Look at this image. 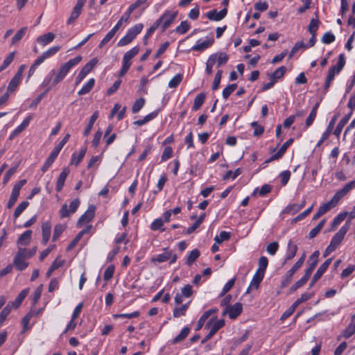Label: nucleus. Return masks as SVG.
Listing matches in <instances>:
<instances>
[{"label":"nucleus","instance_id":"1","mask_svg":"<svg viewBox=\"0 0 355 355\" xmlns=\"http://www.w3.org/2000/svg\"><path fill=\"white\" fill-rule=\"evenodd\" d=\"M81 60L82 57L80 55H77L76 57L70 59L68 62L61 64L58 72H55L54 69L51 70L48 73L42 83V86H48V89L45 92L40 94L35 99L32 101L30 105V107H36L43 97L46 95V93L49 91L50 88L57 85L58 83L62 82L69 71L71 70V69L78 64Z\"/></svg>","mask_w":355,"mask_h":355},{"label":"nucleus","instance_id":"2","mask_svg":"<svg viewBox=\"0 0 355 355\" xmlns=\"http://www.w3.org/2000/svg\"><path fill=\"white\" fill-rule=\"evenodd\" d=\"M345 64V58L343 53L340 54L336 65L332 66L329 69L326 80L324 85V94L328 91L331 82L334 80L335 76L338 74L343 69Z\"/></svg>","mask_w":355,"mask_h":355},{"label":"nucleus","instance_id":"3","mask_svg":"<svg viewBox=\"0 0 355 355\" xmlns=\"http://www.w3.org/2000/svg\"><path fill=\"white\" fill-rule=\"evenodd\" d=\"M225 320L223 319L216 320V318H212L209 320V322L205 324V328L209 329L210 328L209 332L208 334L202 340L201 343L204 344L209 339L212 338V336L222 327L225 326Z\"/></svg>","mask_w":355,"mask_h":355},{"label":"nucleus","instance_id":"4","mask_svg":"<svg viewBox=\"0 0 355 355\" xmlns=\"http://www.w3.org/2000/svg\"><path fill=\"white\" fill-rule=\"evenodd\" d=\"M143 28L142 24H137L128 29L126 35L118 42L117 46H123L130 44L141 32Z\"/></svg>","mask_w":355,"mask_h":355},{"label":"nucleus","instance_id":"5","mask_svg":"<svg viewBox=\"0 0 355 355\" xmlns=\"http://www.w3.org/2000/svg\"><path fill=\"white\" fill-rule=\"evenodd\" d=\"M349 223L347 222L341 228L338 230V232L332 237L331 241L329 243L331 246H332L334 249H336L342 241L343 240L345 234L348 232L349 229Z\"/></svg>","mask_w":355,"mask_h":355},{"label":"nucleus","instance_id":"6","mask_svg":"<svg viewBox=\"0 0 355 355\" xmlns=\"http://www.w3.org/2000/svg\"><path fill=\"white\" fill-rule=\"evenodd\" d=\"M98 63V59L94 58L90 60L80 71L76 79V85H78L85 76L92 70L94 66Z\"/></svg>","mask_w":355,"mask_h":355},{"label":"nucleus","instance_id":"7","mask_svg":"<svg viewBox=\"0 0 355 355\" xmlns=\"http://www.w3.org/2000/svg\"><path fill=\"white\" fill-rule=\"evenodd\" d=\"M80 205V200L78 198H76L73 200H72L69 205V209H68V207L67 204H64L61 209H60V218H67L71 214H73L76 211L77 209L78 208Z\"/></svg>","mask_w":355,"mask_h":355},{"label":"nucleus","instance_id":"8","mask_svg":"<svg viewBox=\"0 0 355 355\" xmlns=\"http://www.w3.org/2000/svg\"><path fill=\"white\" fill-rule=\"evenodd\" d=\"M355 187V180L347 183L343 189L338 190L331 198L337 205L340 200L346 196L352 189Z\"/></svg>","mask_w":355,"mask_h":355},{"label":"nucleus","instance_id":"9","mask_svg":"<svg viewBox=\"0 0 355 355\" xmlns=\"http://www.w3.org/2000/svg\"><path fill=\"white\" fill-rule=\"evenodd\" d=\"M178 11L171 12L169 10H166L164 13L159 18L162 19V32L165 31L171 24L175 20L178 15Z\"/></svg>","mask_w":355,"mask_h":355},{"label":"nucleus","instance_id":"10","mask_svg":"<svg viewBox=\"0 0 355 355\" xmlns=\"http://www.w3.org/2000/svg\"><path fill=\"white\" fill-rule=\"evenodd\" d=\"M294 139L293 138H290L288 140H287L279 148L278 152L273 155H272L270 158L266 159L264 162V164H268L272 161L277 160L280 159L284 154L286 153L288 148L293 144Z\"/></svg>","mask_w":355,"mask_h":355},{"label":"nucleus","instance_id":"11","mask_svg":"<svg viewBox=\"0 0 355 355\" xmlns=\"http://www.w3.org/2000/svg\"><path fill=\"white\" fill-rule=\"evenodd\" d=\"M95 207L90 205L88 209L80 217L77 222V226L81 227L84 223L90 222L94 217Z\"/></svg>","mask_w":355,"mask_h":355},{"label":"nucleus","instance_id":"12","mask_svg":"<svg viewBox=\"0 0 355 355\" xmlns=\"http://www.w3.org/2000/svg\"><path fill=\"white\" fill-rule=\"evenodd\" d=\"M227 13V9L224 8L219 12L216 9L211 10L205 14L206 17L211 21H220L225 17Z\"/></svg>","mask_w":355,"mask_h":355},{"label":"nucleus","instance_id":"13","mask_svg":"<svg viewBox=\"0 0 355 355\" xmlns=\"http://www.w3.org/2000/svg\"><path fill=\"white\" fill-rule=\"evenodd\" d=\"M172 257V250H168L167 248L164 249V252L159 254L156 256H153L150 259V261L153 263H163L171 259Z\"/></svg>","mask_w":355,"mask_h":355},{"label":"nucleus","instance_id":"14","mask_svg":"<svg viewBox=\"0 0 355 355\" xmlns=\"http://www.w3.org/2000/svg\"><path fill=\"white\" fill-rule=\"evenodd\" d=\"M210 57H214V64L216 63L218 67L225 64L229 60V56L225 52H218L213 53L210 55Z\"/></svg>","mask_w":355,"mask_h":355},{"label":"nucleus","instance_id":"15","mask_svg":"<svg viewBox=\"0 0 355 355\" xmlns=\"http://www.w3.org/2000/svg\"><path fill=\"white\" fill-rule=\"evenodd\" d=\"M32 117L31 116H27L22 123L17 126L10 135L9 139L12 140L15 137H17L19 133H21L29 124Z\"/></svg>","mask_w":355,"mask_h":355},{"label":"nucleus","instance_id":"16","mask_svg":"<svg viewBox=\"0 0 355 355\" xmlns=\"http://www.w3.org/2000/svg\"><path fill=\"white\" fill-rule=\"evenodd\" d=\"M92 227V225L87 226L86 228L82 230L76 236V237L71 241V242L69 243L67 248V251H70L77 245V243L79 242V241L81 239V238L85 235V234L89 233L91 228Z\"/></svg>","mask_w":355,"mask_h":355},{"label":"nucleus","instance_id":"17","mask_svg":"<svg viewBox=\"0 0 355 355\" xmlns=\"http://www.w3.org/2000/svg\"><path fill=\"white\" fill-rule=\"evenodd\" d=\"M69 169L68 168H64L62 171L60 173L57 182H56V187L55 189L58 192H60L64 185L65 180L67 179V177L69 174Z\"/></svg>","mask_w":355,"mask_h":355},{"label":"nucleus","instance_id":"18","mask_svg":"<svg viewBox=\"0 0 355 355\" xmlns=\"http://www.w3.org/2000/svg\"><path fill=\"white\" fill-rule=\"evenodd\" d=\"M297 246L292 241H289L287 246V252L285 257V259L283 262V265L286 264V263L292 259L297 253Z\"/></svg>","mask_w":355,"mask_h":355},{"label":"nucleus","instance_id":"19","mask_svg":"<svg viewBox=\"0 0 355 355\" xmlns=\"http://www.w3.org/2000/svg\"><path fill=\"white\" fill-rule=\"evenodd\" d=\"M26 259L24 256L17 253L14 258L13 263L18 270L22 271L28 267V263L26 262Z\"/></svg>","mask_w":355,"mask_h":355},{"label":"nucleus","instance_id":"20","mask_svg":"<svg viewBox=\"0 0 355 355\" xmlns=\"http://www.w3.org/2000/svg\"><path fill=\"white\" fill-rule=\"evenodd\" d=\"M230 309V318L232 320L236 319L243 311V305L240 302H236L232 306H229Z\"/></svg>","mask_w":355,"mask_h":355},{"label":"nucleus","instance_id":"21","mask_svg":"<svg viewBox=\"0 0 355 355\" xmlns=\"http://www.w3.org/2000/svg\"><path fill=\"white\" fill-rule=\"evenodd\" d=\"M51 224L49 221H46L42 225V242L46 245L51 236Z\"/></svg>","mask_w":355,"mask_h":355},{"label":"nucleus","instance_id":"22","mask_svg":"<svg viewBox=\"0 0 355 355\" xmlns=\"http://www.w3.org/2000/svg\"><path fill=\"white\" fill-rule=\"evenodd\" d=\"M83 6L76 3L75 6L73 8V10L71 13L69 18L67 20V24L71 25L73 24L76 20L78 18L80 15L81 14Z\"/></svg>","mask_w":355,"mask_h":355},{"label":"nucleus","instance_id":"23","mask_svg":"<svg viewBox=\"0 0 355 355\" xmlns=\"http://www.w3.org/2000/svg\"><path fill=\"white\" fill-rule=\"evenodd\" d=\"M59 153H60L57 150L53 148V150L51 153L50 155L46 159L44 165L42 167V171L43 173H45L49 168V167L53 163V162L55 161V159H56V157H58Z\"/></svg>","mask_w":355,"mask_h":355},{"label":"nucleus","instance_id":"24","mask_svg":"<svg viewBox=\"0 0 355 355\" xmlns=\"http://www.w3.org/2000/svg\"><path fill=\"white\" fill-rule=\"evenodd\" d=\"M29 290L28 288L23 289L17 295L15 301L10 302L11 303V307L17 309L21 304L23 300L28 294Z\"/></svg>","mask_w":355,"mask_h":355},{"label":"nucleus","instance_id":"25","mask_svg":"<svg viewBox=\"0 0 355 355\" xmlns=\"http://www.w3.org/2000/svg\"><path fill=\"white\" fill-rule=\"evenodd\" d=\"M60 46H55L50 49H49L47 51L42 53V54L39 56L37 59L42 63L46 59L54 55L60 49Z\"/></svg>","mask_w":355,"mask_h":355},{"label":"nucleus","instance_id":"26","mask_svg":"<svg viewBox=\"0 0 355 355\" xmlns=\"http://www.w3.org/2000/svg\"><path fill=\"white\" fill-rule=\"evenodd\" d=\"M352 116V112H349V113H348L347 114H346L340 121L339 123H338L334 132V134L336 136V137H339V135H340L341 132H342V130L343 128V127L347 123V122L349 121V119L351 118Z\"/></svg>","mask_w":355,"mask_h":355},{"label":"nucleus","instance_id":"27","mask_svg":"<svg viewBox=\"0 0 355 355\" xmlns=\"http://www.w3.org/2000/svg\"><path fill=\"white\" fill-rule=\"evenodd\" d=\"M214 39L211 37L206 41H204L201 43H198L196 45L193 46L191 47V50L195 51H202L209 48V46H211L214 44Z\"/></svg>","mask_w":355,"mask_h":355},{"label":"nucleus","instance_id":"28","mask_svg":"<svg viewBox=\"0 0 355 355\" xmlns=\"http://www.w3.org/2000/svg\"><path fill=\"white\" fill-rule=\"evenodd\" d=\"M162 19H158L156 20L154 24L147 30L146 35L144 37V44H147L148 39L153 35V33L155 31V30L161 25L162 22Z\"/></svg>","mask_w":355,"mask_h":355},{"label":"nucleus","instance_id":"29","mask_svg":"<svg viewBox=\"0 0 355 355\" xmlns=\"http://www.w3.org/2000/svg\"><path fill=\"white\" fill-rule=\"evenodd\" d=\"M55 38V34L53 33H48L42 35L37 38V42L42 46H46L51 43Z\"/></svg>","mask_w":355,"mask_h":355},{"label":"nucleus","instance_id":"30","mask_svg":"<svg viewBox=\"0 0 355 355\" xmlns=\"http://www.w3.org/2000/svg\"><path fill=\"white\" fill-rule=\"evenodd\" d=\"M118 30L117 27L114 26L101 41L98 44V48L102 49L106 44H107L113 38Z\"/></svg>","mask_w":355,"mask_h":355},{"label":"nucleus","instance_id":"31","mask_svg":"<svg viewBox=\"0 0 355 355\" xmlns=\"http://www.w3.org/2000/svg\"><path fill=\"white\" fill-rule=\"evenodd\" d=\"M31 230H26L17 239V244L21 245H27L31 239Z\"/></svg>","mask_w":355,"mask_h":355},{"label":"nucleus","instance_id":"32","mask_svg":"<svg viewBox=\"0 0 355 355\" xmlns=\"http://www.w3.org/2000/svg\"><path fill=\"white\" fill-rule=\"evenodd\" d=\"M332 261V258L327 259L317 270L316 272L314 274L315 279H320L322 275L326 272L328 267L331 264Z\"/></svg>","mask_w":355,"mask_h":355},{"label":"nucleus","instance_id":"33","mask_svg":"<svg viewBox=\"0 0 355 355\" xmlns=\"http://www.w3.org/2000/svg\"><path fill=\"white\" fill-rule=\"evenodd\" d=\"M86 151L87 148H83L80 150L78 155L76 154V153H73L71 159V164L78 166L83 159L84 156L85 155Z\"/></svg>","mask_w":355,"mask_h":355},{"label":"nucleus","instance_id":"34","mask_svg":"<svg viewBox=\"0 0 355 355\" xmlns=\"http://www.w3.org/2000/svg\"><path fill=\"white\" fill-rule=\"evenodd\" d=\"M316 18H312L308 26V30L311 35H316V32L320 24V20L318 19V12L315 13Z\"/></svg>","mask_w":355,"mask_h":355},{"label":"nucleus","instance_id":"35","mask_svg":"<svg viewBox=\"0 0 355 355\" xmlns=\"http://www.w3.org/2000/svg\"><path fill=\"white\" fill-rule=\"evenodd\" d=\"M265 274L261 273L259 271H256L255 274L254 275L252 279L250 282L251 286H253L254 289H258L260 283L262 282Z\"/></svg>","mask_w":355,"mask_h":355},{"label":"nucleus","instance_id":"36","mask_svg":"<svg viewBox=\"0 0 355 355\" xmlns=\"http://www.w3.org/2000/svg\"><path fill=\"white\" fill-rule=\"evenodd\" d=\"M189 332H190V329L189 327H184L182 329V331H180V333L173 339L172 343L177 344V343L184 340L188 336Z\"/></svg>","mask_w":355,"mask_h":355},{"label":"nucleus","instance_id":"37","mask_svg":"<svg viewBox=\"0 0 355 355\" xmlns=\"http://www.w3.org/2000/svg\"><path fill=\"white\" fill-rule=\"evenodd\" d=\"M205 99V94L204 93H200V94H198L194 99L192 110L193 111L198 110L201 107L202 104L204 103Z\"/></svg>","mask_w":355,"mask_h":355},{"label":"nucleus","instance_id":"38","mask_svg":"<svg viewBox=\"0 0 355 355\" xmlns=\"http://www.w3.org/2000/svg\"><path fill=\"white\" fill-rule=\"evenodd\" d=\"M319 105H320V103L318 102L312 108L309 116L307 117V119L306 120L305 125L306 128L309 127L314 121L315 116H316L317 110L319 107Z\"/></svg>","mask_w":355,"mask_h":355},{"label":"nucleus","instance_id":"39","mask_svg":"<svg viewBox=\"0 0 355 355\" xmlns=\"http://www.w3.org/2000/svg\"><path fill=\"white\" fill-rule=\"evenodd\" d=\"M95 84V80L90 78L87 83L79 90L78 92V95H85L88 94L94 87Z\"/></svg>","mask_w":355,"mask_h":355},{"label":"nucleus","instance_id":"40","mask_svg":"<svg viewBox=\"0 0 355 355\" xmlns=\"http://www.w3.org/2000/svg\"><path fill=\"white\" fill-rule=\"evenodd\" d=\"M200 254V251L198 249L191 250L186 259V264L188 266H191L199 257Z\"/></svg>","mask_w":355,"mask_h":355},{"label":"nucleus","instance_id":"41","mask_svg":"<svg viewBox=\"0 0 355 355\" xmlns=\"http://www.w3.org/2000/svg\"><path fill=\"white\" fill-rule=\"evenodd\" d=\"M98 112H95L94 113H93V114L90 117V119H89V121L87 125V127L85 128L84 132H83V135L85 137L87 136L89 133H90V131L92 130V127L94 125V123H95V121H96L97 118H98Z\"/></svg>","mask_w":355,"mask_h":355},{"label":"nucleus","instance_id":"42","mask_svg":"<svg viewBox=\"0 0 355 355\" xmlns=\"http://www.w3.org/2000/svg\"><path fill=\"white\" fill-rule=\"evenodd\" d=\"M27 31V27H22L21 29H19L15 35L12 37L11 40V44H15L18 42H19L22 37L25 35Z\"/></svg>","mask_w":355,"mask_h":355},{"label":"nucleus","instance_id":"43","mask_svg":"<svg viewBox=\"0 0 355 355\" xmlns=\"http://www.w3.org/2000/svg\"><path fill=\"white\" fill-rule=\"evenodd\" d=\"M66 225L63 224H57L55 225L52 240L55 241L62 233L65 230Z\"/></svg>","mask_w":355,"mask_h":355},{"label":"nucleus","instance_id":"44","mask_svg":"<svg viewBox=\"0 0 355 355\" xmlns=\"http://www.w3.org/2000/svg\"><path fill=\"white\" fill-rule=\"evenodd\" d=\"M64 263V261L62 260H58V259H55L53 263L51 264V266L49 267V268L48 269L46 273V277H50L52 275V272L59 268L60 267L62 266Z\"/></svg>","mask_w":355,"mask_h":355},{"label":"nucleus","instance_id":"45","mask_svg":"<svg viewBox=\"0 0 355 355\" xmlns=\"http://www.w3.org/2000/svg\"><path fill=\"white\" fill-rule=\"evenodd\" d=\"M11 303L8 302V304L3 309L0 313V327L2 325L3 322L6 320L7 316L10 314L11 310Z\"/></svg>","mask_w":355,"mask_h":355},{"label":"nucleus","instance_id":"46","mask_svg":"<svg viewBox=\"0 0 355 355\" xmlns=\"http://www.w3.org/2000/svg\"><path fill=\"white\" fill-rule=\"evenodd\" d=\"M21 78L14 76L8 86V92H15L21 82Z\"/></svg>","mask_w":355,"mask_h":355},{"label":"nucleus","instance_id":"47","mask_svg":"<svg viewBox=\"0 0 355 355\" xmlns=\"http://www.w3.org/2000/svg\"><path fill=\"white\" fill-rule=\"evenodd\" d=\"M134 11L133 9H131V7L129 6L127 11L124 13V15L120 18V19L118 21L116 24L114 26L117 27L118 29H119L120 26L122 25L123 22H128L130 15Z\"/></svg>","mask_w":355,"mask_h":355},{"label":"nucleus","instance_id":"48","mask_svg":"<svg viewBox=\"0 0 355 355\" xmlns=\"http://www.w3.org/2000/svg\"><path fill=\"white\" fill-rule=\"evenodd\" d=\"M28 205L29 202L28 201H23L18 205L13 214L15 219L17 218L21 215V214L28 207Z\"/></svg>","mask_w":355,"mask_h":355},{"label":"nucleus","instance_id":"49","mask_svg":"<svg viewBox=\"0 0 355 355\" xmlns=\"http://www.w3.org/2000/svg\"><path fill=\"white\" fill-rule=\"evenodd\" d=\"M189 303L183 304L181 307H176L173 309V315L175 318L184 315L187 310L189 308Z\"/></svg>","mask_w":355,"mask_h":355},{"label":"nucleus","instance_id":"50","mask_svg":"<svg viewBox=\"0 0 355 355\" xmlns=\"http://www.w3.org/2000/svg\"><path fill=\"white\" fill-rule=\"evenodd\" d=\"M36 252V247L32 248L31 250H28L26 248H19L17 253L20 255L24 256L26 259H29L35 255Z\"/></svg>","mask_w":355,"mask_h":355},{"label":"nucleus","instance_id":"51","mask_svg":"<svg viewBox=\"0 0 355 355\" xmlns=\"http://www.w3.org/2000/svg\"><path fill=\"white\" fill-rule=\"evenodd\" d=\"M259 268L257 270V271L261 272V273L265 274L266 268L268 265V259L266 257L262 256L259 259Z\"/></svg>","mask_w":355,"mask_h":355},{"label":"nucleus","instance_id":"52","mask_svg":"<svg viewBox=\"0 0 355 355\" xmlns=\"http://www.w3.org/2000/svg\"><path fill=\"white\" fill-rule=\"evenodd\" d=\"M183 76L181 73H178L173 77L168 82V87L170 88H176L180 83L182 81Z\"/></svg>","mask_w":355,"mask_h":355},{"label":"nucleus","instance_id":"53","mask_svg":"<svg viewBox=\"0 0 355 355\" xmlns=\"http://www.w3.org/2000/svg\"><path fill=\"white\" fill-rule=\"evenodd\" d=\"M231 234L225 231L220 232L219 235H216L214 238V241L216 243H221L225 241H227L230 239Z\"/></svg>","mask_w":355,"mask_h":355},{"label":"nucleus","instance_id":"54","mask_svg":"<svg viewBox=\"0 0 355 355\" xmlns=\"http://www.w3.org/2000/svg\"><path fill=\"white\" fill-rule=\"evenodd\" d=\"M286 67H279L270 75V79L275 80L276 79L281 78L282 77L284 76V73H286Z\"/></svg>","mask_w":355,"mask_h":355},{"label":"nucleus","instance_id":"55","mask_svg":"<svg viewBox=\"0 0 355 355\" xmlns=\"http://www.w3.org/2000/svg\"><path fill=\"white\" fill-rule=\"evenodd\" d=\"M242 173V170L240 168H236L234 172L232 171H227L223 177V180H227L232 178L233 180L236 179Z\"/></svg>","mask_w":355,"mask_h":355},{"label":"nucleus","instance_id":"56","mask_svg":"<svg viewBox=\"0 0 355 355\" xmlns=\"http://www.w3.org/2000/svg\"><path fill=\"white\" fill-rule=\"evenodd\" d=\"M144 104L145 99L144 98H139L137 99L132 107V113H137L144 107Z\"/></svg>","mask_w":355,"mask_h":355},{"label":"nucleus","instance_id":"57","mask_svg":"<svg viewBox=\"0 0 355 355\" xmlns=\"http://www.w3.org/2000/svg\"><path fill=\"white\" fill-rule=\"evenodd\" d=\"M190 28V25L187 21H183L176 27L175 31L179 34L186 33Z\"/></svg>","mask_w":355,"mask_h":355},{"label":"nucleus","instance_id":"58","mask_svg":"<svg viewBox=\"0 0 355 355\" xmlns=\"http://www.w3.org/2000/svg\"><path fill=\"white\" fill-rule=\"evenodd\" d=\"M312 297V294L304 293L302 294L300 297H299L291 306H293L295 309L302 302L307 301Z\"/></svg>","mask_w":355,"mask_h":355},{"label":"nucleus","instance_id":"59","mask_svg":"<svg viewBox=\"0 0 355 355\" xmlns=\"http://www.w3.org/2000/svg\"><path fill=\"white\" fill-rule=\"evenodd\" d=\"M295 273V272L292 269H290L288 271H287L284 276V279L282 282V288H285L288 286V284L291 282L292 277Z\"/></svg>","mask_w":355,"mask_h":355},{"label":"nucleus","instance_id":"60","mask_svg":"<svg viewBox=\"0 0 355 355\" xmlns=\"http://www.w3.org/2000/svg\"><path fill=\"white\" fill-rule=\"evenodd\" d=\"M237 85L236 83L227 85L223 91V97L227 99L232 93L236 89Z\"/></svg>","mask_w":355,"mask_h":355},{"label":"nucleus","instance_id":"61","mask_svg":"<svg viewBox=\"0 0 355 355\" xmlns=\"http://www.w3.org/2000/svg\"><path fill=\"white\" fill-rule=\"evenodd\" d=\"M139 51V46H135L132 49H131L130 51H127L123 55V58H125L127 60H131L136 55L138 54Z\"/></svg>","mask_w":355,"mask_h":355},{"label":"nucleus","instance_id":"62","mask_svg":"<svg viewBox=\"0 0 355 355\" xmlns=\"http://www.w3.org/2000/svg\"><path fill=\"white\" fill-rule=\"evenodd\" d=\"M336 205V204L331 199L329 202L326 203H323L318 209L321 212L324 213V214L327 212L329 210L332 209Z\"/></svg>","mask_w":355,"mask_h":355},{"label":"nucleus","instance_id":"63","mask_svg":"<svg viewBox=\"0 0 355 355\" xmlns=\"http://www.w3.org/2000/svg\"><path fill=\"white\" fill-rule=\"evenodd\" d=\"M355 333V327H354V322H351L345 328L343 333V336L345 338H350Z\"/></svg>","mask_w":355,"mask_h":355},{"label":"nucleus","instance_id":"64","mask_svg":"<svg viewBox=\"0 0 355 355\" xmlns=\"http://www.w3.org/2000/svg\"><path fill=\"white\" fill-rule=\"evenodd\" d=\"M336 40L335 35L331 33V32H327L325 33L323 36L322 37V42L324 44H331L334 42Z\"/></svg>","mask_w":355,"mask_h":355}]
</instances>
